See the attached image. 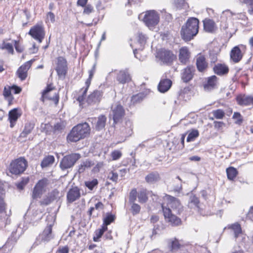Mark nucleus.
<instances>
[{"label":"nucleus","instance_id":"obj_42","mask_svg":"<svg viewBox=\"0 0 253 253\" xmlns=\"http://www.w3.org/2000/svg\"><path fill=\"white\" fill-rule=\"evenodd\" d=\"M52 230V226L51 224L46 226L42 232V240L45 241H48L50 240Z\"/></svg>","mask_w":253,"mask_h":253},{"label":"nucleus","instance_id":"obj_49","mask_svg":"<svg viewBox=\"0 0 253 253\" xmlns=\"http://www.w3.org/2000/svg\"><path fill=\"white\" fill-rule=\"evenodd\" d=\"M199 136V131L196 129H192L188 135V136L187 137V142L193 141Z\"/></svg>","mask_w":253,"mask_h":253},{"label":"nucleus","instance_id":"obj_17","mask_svg":"<svg viewBox=\"0 0 253 253\" xmlns=\"http://www.w3.org/2000/svg\"><path fill=\"white\" fill-rule=\"evenodd\" d=\"M32 63V60L27 61L20 66L17 69L16 74L21 81L25 80L27 78L28 74V72L31 67Z\"/></svg>","mask_w":253,"mask_h":253},{"label":"nucleus","instance_id":"obj_23","mask_svg":"<svg viewBox=\"0 0 253 253\" xmlns=\"http://www.w3.org/2000/svg\"><path fill=\"white\" fill-rule=\"evenodd\" d=\"M22 115L21 109L18 108H14L10 110L8 112V120L10 123V127H13L19 118Z\"/></svg>","mask_w":253,"mask_h":253},{"label":"nucleus","instance_id":"obj_27","mask_svg":"<svg viewBox=\"0 0 253 253\" xmlns=\"http://www.w3.org/2000/svg\"><path fill=\"white\" fill-rule=\"evenodd\" d=\"M103 92L98 90H95L87 96L86 101L88 104L91 105L96 103H99L101 100Z\"/></svg>","mask_w":253,"mask_h":253},{"label":"nucleus","instance_id":"obj_45","mask_svg":"<svg viewBox=\"0 0 253 253\" xmlns=\"http://www.w3.org/2000/svg\"><path fill=\"white\" fill-rule=\"evenodd\" d=\"M211 113L213 116V118H210L211 120H213L214 118L219 120L223 119L225 115L224 110L221 109L212 110Z\"/></svg>","mask_w":253,"mask_h":253},{"label":"nucleus","instance_id":"obj_40","mask_svg":"<svg viewBox=\"0 0 253 253\" xmlns=\"http://www.w3.org/2000/svg\"><path fill=\"white\" fill-rule=\"evenodd\" d=\"M87 91L86 88H84V87L81 88L78 92V96L76 97V100L79 102L80 105H83L84 104Z\"/></svg>","mask_w":253,"mask_h":253},{"label":"nucleus","instance_id":"obj_5","mask_svg":"<svg viewBox=\"0 0 253 253\" xmlns=\"http://www.w3.org/2000/svg\"><path fill=\"white\" fill-rule=\"evenodd\" d=\"M41 101L44 102L45 100H51L57 105L59 100V95L56 91V87L53 84H47L45 89L42 92Z\"/></svg>","mask_w":253,"mask_h":253},{"label":"nucleus","instance_id":"obj_1","mask_svg":"<svg viewBox=\"0 0 253 253\" xmlns=\"http://www.w3.org/2000/svg\"><path fill=\"white\" fill-rule=\"evenodd\" d=\"M90 133V128L88 123L79 124L71 129L66 139L68 142H76L88 136Z\"/></svg>","mask_w":253,"mask_h":253},{"label":"nucleus","instance_id":"obj_61","mask_svg":"<svg viewBox=\"0 0 253 253\" xmlns=\"http://www.w3.org/2000/svg\"><path fill=\"white\" fill-rule=\"evenodd\" d=\"M108 178L114 182H117L118 179V174L117 172L112 170L109 174Z\"/></svg>","mask_w":253,"mask_h":253},{"label":"nucleus","instance_id":"obj_8","mask_svg":"<svg viewBox=\"0 0 253 253\" xmlns=\"http://www.w3.org/2000/svg\"><path fill=\"white\" fill-rule=\"evenodd\" d=\"M247 49V46L245 44H240L234 46L229 53L230 61L234 63L240 62L242 60Z\"/></svg>","mask_w":253,"mask_h":253},{"label":"nucleus","instance_id":"obj_30","mask_svg":"<svg viewBox=\"0 0 253 253\" xmlns=\"http://www.w3.org/2000/svg\"><path fill=\"white\" fill-rule=\"evenodd\" d=\"M161 179L160 174L157 171H153L148 173L145 177L146 182L149 184H155Z\"/></svg>","mask_w":253,"mask_h":253},{"label":"nucleus","instance_id":"obj_4","mask_svg":"<svg viewBox=\"0 0 253 253\" xmlns=\"http://www.w3.org/2000/svg\"><path fill=\"white\" fill-rule=\"evenodd\" d=\"M158 196L154 194L152 191H148L146 188H143L138 192L135 188L132 189L129 195V201L130 203H133L136 201L137 198L139 203L143 204L146 203L149 200V195Z\"/></svg>","mask_w":253,"mask_h":253},{"label":"nucleus","instance_id":"obj_16","mask_svg":"<svg viewBox=\"0 0 253 253\" xmlns=\"http://www.w3.org/2000/svg\"><path fill=\"white\" fill-rule=\"evenodd\" d=\"M111 116L114 121V124H116L121 121L125 116V110L120 104H117L111 108Z\"/></svg>","mask_w":253,"mask_h":253},{"label":"nucleus","instance_id":"obj_63","mask_svg":"<svg viewBox=\"0 0 253 253\" xmlns=\"http://www.w3.org/2000/svg\"><path fill=\"white\" fill-rule=\"evenodd\" d=\"M69 249L67 246L60 247L58 250V253H69Z\"/></svg>","mask_w":253,"mask_h":253},{"label":"nucleus","instance_id":"obj_22","mask_svg":"<svg viewBox=\"0 0 253 253\" xmlns=\"http://www.w3.org/2000/svg\"><path fill=\"white\" fill-rule=\"evenodd\" d=\"M237 104L241 106L253 105V96L240 94L236 97Z\"/></svg>","mask_w":253,"mask_h":253},{"label":"nucleus","instance_id":"obj_48","mask_svg":"<svg viewBox=\"0 0 253 253\" xmlns=\"http://www.w3.org/2000/svg\"><path fill=\"white\" fill-rule=\"evenodd\" d=\"M232 119L234 121V123L238 125L242 124L244 119L240 112H235L232 116Z\"/></svg>","mask_w":253,"mask_h":253},{"label":"nucleus","instance_id":"obj_24","mask_svg":"<svg viewBox=\"0 0 253 253\" xmlns=\"http://www.w3.org/2000/svg\"><path fill=\"white\" fill-rule=\"evenodd\" d=\"M92 200L94 202V206L91 207L87 211V213L90 218L92 216L93 217H96L98 216V213H96L95 215L94 214L95 210L99 211L104 209V205L99 199L95 198L94 199H92Z\"/></svg>","mask_w":253,"mask_h":253},{"label":"nucleus","instance_id":"obj_6","mask_svg":"<svg viewBox=\"0 0 253 253\" xmlns=\"http://www.w3.org/2000/svg\"><path fill=\"white\" fill-rule=\"evenodd\" d=\"M162 211L165 221L172 226H178L182 224L181 218L172 213L171 209L167 207L164 202L161 204Z\"/></svg>","mask_w":253,"mask_h":253},{"label":"nucleus","instance_id":"obj_10","mask_svg":"<svg viewBox=\"0 0 253 253\" xmlns=\"http://www.w3.org/2000/svg\"><path fill=\"white\" fill-rule=\"evenodd\" d=\"M163 200L166 201L165 205L167 207H170L172 210L175 211L177 214H180L183 211V207L181 205L180 201L178 199L169 195H166L163 197Z\"/></svg>","mask_w":253,"mask_h":253},{"label":"nucleus","instance_id":"obj_28","mask_svg":"<svg viewBox=\"0 0 253 253\" xmlns=\"http://www.w3.org/2000/svg\"><path fill=\"white\" fill-rule=\"evenodd\" d=\"M116 79L119 84H125L130 82L131 78L128 72L125 70H121L116 73Z\"/></svg>","mask_w":253,"mask_h":253},{"label":"nucleus","instance_id":"obj_58","mask_svg":"<svg viewBox=\"0 0 253 253\" xmlns=\"http://www.w3.org/2000/svg\"><path fill=\"white\" fill-rule=\"evenodd\" d=\"M55 15L54 14L51 12L49 11L47 12L46 14V19L45 22H50V23H54L55 21Z\"/></svg>","mask_w":253,"mask_h":253},{"label":"nucleus","instance_id":"obj_39","mask_svg":"<svg viewBox=\"0 0 253 253\" xmlns=\"http://www.w3.org/2000/svg\"><path fill=\"white\" fill-rule=\"evenodd\" d=\"M55 162L54 157L52 155L45 156L41 162V166L42 168L51 166Z\"/></svg>","mask_w":253,"mask_h":253},{"label":"nucleus","instance_id":"obj_13","mask_svg":"<svg viewBox=\"0 0 253 253\" xmlns=\"http://www.w3.org/2000/svg\"><path fill=\"white\" fill-rule=\"evenodd\" d=\"M22 90L21 87L16 84H13L11 86L7 85L4 87L2 95L5 99H8L9 106L12 104L14 99V97L11 93L12 91L14 94H19Z\"/></svg>","mask_w":253,"mask_h":253},{"label":"nucleus","instance_id":"obj_25","mask_svg":"<svg viewBox=\"0 0 253 253\" xmlns=\"http://www.w3.org/2000/svg\"><path fill=\"white\" fill-rule=\"evenodd\" d=\"M212 70L216 75L220 76L226 75L229 72V67L225 63H218L215 64Z\"/></svg>","mask_w":253,"mask_h":253},{"label":"nucleus","instance_id":"obj_41","mask_svg":"<svg viewBox=\"0 0 253 253\" xmlns=\"http://www.w3.org/2000/svg\"><path fill=\"white\" fill-rule=\"evenodd\" d=\"M0 49L5 50L8 54H14V48L12 43L7 42L5 40H3L2 43L0 44Z\"/></svg>","mask_w":253,"mask_h":253},{"label":"nucleus","instance_id":"obj_14","mask_svg":"<svg viewBox=\"0 0 253 253\" xmlns=\"http://www.w3.org/2000/svg\"><path fill=\"white\" fill-rule=\"evenodd\" d=\"M48 184V180L44 177L39 180L34 186L32 192V197L36 199L41 198L42 193L45 191L44 188Z\"/></svg>","mask_w":253,"mask_h":253},{"label":"nucleus","instance_id":"obj_55","mask_svg":"<svg viewBox=\"0 0 253 253\" xmlns=\"http://www.w3.org/2000/svg\"><path fill=\"white\" fill-rule=\"evenodd\" d=\"M65 127V124L63 122L57 123L53 127L54 132H59L62 131Z\"/></svg>","mask_w":253,"mask_h":253},{"label":"nucleus","instance_id":"obj_18","mask_svg":"<svg viewBox=\"0 0 253 253\" xmlns=\"http://www.w3.org/2000/svg\"><path fill=\"white\" fill-rule=\"evenodd\" d=\"M158 54L161 61L167 64H171L176 59V56L170 50L162 49Z\"/></svg>","mask_w":253,"mask_h":253},{"label":"nucleus","instance_id":"obj_53","mask_svg":"<svg viewBox=\"0 0 253 253\" xmlns=\"http://www.w3.org/2000/svg\"><path fill=\"white\" fill-rule=\"evenodd\" d=\"M30 178L29 177H23L20 182L17 184V187L19 189L22 190L24 187L29 183Z\"/></svg>","mask_w":253,"mask_h":253},{"label":"nucleus","instance_id":"obj_20","mask_svg":"<svg viewBox=\"0 0 253 253\" xmlns=\"http://www.w3.org/2000/svg\"><path fill=\"white\" fill-rule=\"evenodd\" d=\"M191 58V52L187 46H182L179 50L178 59L182 65H186Z\"/></svg>","mask_w":253,"mask_h":253},{"label":"nucleus","instance_id":"obj_15","mask_svg":"<svg viewBox=\"0 0 253 253\" xmlns=\"http://www.w3.org/2000/svg\"><path fill=\"white\" fill-rule=\"evenodd\" d=\"M196 69L192 65H189L182 69L180 73L181 81L184 83L191 81L194 77Z\"/></svg>","mask_w":253,"mask_h":253},{"label":"nucleus","instance_id":"obj_29","mask_svg":"<svg viewBox=\"0 0 253 253\" xmlns=\"http://www.w3.org/2000/svg\"><path fill=\"white\" fill-rule=\"evenodd\" d=\"M218 79L215 75H212L205 79L203 86L205 89L211 90L215 88L217 85Z\"/></svg>","mask_w":253,"mask_h":253},{"label":"nucleus","instance_id":"obj_35","mask_svg":"<svg viewBox=\"0 0 253 253\" xmlns=\"http://www.w3.org/2000/svg\"><path fill=\"white\" fill-rule=\"evenodd\" d=\"M116 219V216L115 214H113L111 212H107L105 217L103 219V224L101 226L108 230L107 226L112 223L114 222Z\"/></svg>","mask_w":253,"mask_h":253},{"label":"nucleus","instance_id":"obj_62","mask_svg":"<svg viewBox=\"0 0 253 253\" xmlns=\"http://www.w3.org/2000/svg\"><path fill=\"white\" fill-rule=\"evenodd\" d=\"M127 4L131 5H138L142 3L143 0H126Z\"/></svg>","mask_w":253,"mask_h":253},{"label":"nucleus","instance_id":"obj_47","mask_svg":"<svg viewBox=\"0 0 253 253\" xmlns=\"http://www.w3.org/2000/svg\"><path fill=\"white\" fill-rule=\"evenodd\" d=\"M55 199V196L51 193L46 196L42 200L40 201V204L41 206H47L50 204Z\"/></svg>","mask_w":253,"mask_h":253},{"label":"nucleus","instance_id":"obj_12","mask_svg":"<svg viewBox=\"0 0 253 253\" xmlns=\"http://www.w3.org/2000/svg\"><path fill=\"white\" fill-rule=\"evenodd\" d=\"M28 34L39 43H41L45 34L43 26L42 24H36L31 28Z\"/></svg>","mask_w":253,"mask_h":253},{"label":"nucleus","instance_id":"obj_59","mask_svg":"<svg viewBox=\"0 0 253 253\" xmlns=\"http://www.w3.org/2000/svg\"><path fill=\"white\" fill-rule=\"evenodd\" d=\"M14 45L15 48V50L17 52L21 53L23 51L24 48L21 46V45L20 43V41L19 40H15L14 41Z\"/></svg>","mask_w":253,"mask_h":253},{"label":"nucleus","instance_id":"obj_46","mask_svg":"<svg viewBox=\"0 0 253 253\" xmlns=\"http://www.w3.org/2000/svg\"><path fill=\"white\" fill-rule=\"evenodd\" d=\"M93 165V164L90 161H85L79 166L78 172L80 173H83L86 169L90 168Z\"/></svg>","mask_w":253,"mask_h":253},{"label":"nucleus","instance_id":"obj_36","mask_svg":"<svg viewBox=\"0 0 253 253\" xmlns=\"http://www.w3.org/2000/svg\"><path fill=\"white\" fill-rule=\"evenodd\" d=\"M107 121L106 117L104 115H100L95 125L94 128L97 131H100L104 128Z\"/></svg>","mask_w":253,"mask_h":253},{"label":"nucleus","instance_id":"obj_33","mask_svg":"<svg viewBox=\"0 0 253 253\" xmlns=\"http://www.w3.org/2000/svg\"><path fill=\"white\" fill-rule=\"evenodd\" d=\"M172 81L169 79H162L158 84V90L162 93L167 92L170 88Z\"/></svg>","mask_w":253,"mask_h":253},{"label":"nucleus","instance_id":"obj_7","mask_svg":"<svg viewBox=\"0 0 253 253\" xmlns=\"http://www.w3.org/2000/svg\"><path fill=\"white\" fill-rule=\"evenodd\" d=\"M55 70L59 79L65 78L68 74V64L65 57L60 56L55 58Z\"/></svg>","mask_w":253,"mask_h":253},{"label":"nucleus","instance_id":"obj_3","mask_svg":"<svg viewBox=\"0 0 253 253\" xmlns=\"http://www.w3.org/2000/svg\"><path fill=\"white\" fill-rule=\"evenodd\" d=\"M28 167V161L25 157H20L10 162L7 169L11 174L18 176L24 173Z\"/></svg>","mask_w":253,"mask_h":253},{"label":"nucleus","instance_id":"obj_32","mask_svg":"<svg viewBox=\"0 0 253 253\" xmlns=\"http://www.w3.org/2000/svg\"><path fill=\"white\" fill-rule=\"evenodd\" d=\"M221 52V48L218 45L213 46L209 51V57L211 63H215L218 61V56Z\"/></svg>","mask_w":253,"mask_h":253},{"label":"nucleus","instance_id":"obj_21","mask_svg":"<svg viewBox=\"0 0 253 253\" xmlns=\"http://www.w3.org/2000/svg\"><path fill=\"white\" fill-rule=\"evenodd\" d=\"M185 246V244L182 240H179L176 238L170 239L169 243V250L173 253L181 250Z\"/></svg>","mask_w":253,"mask_h":253},{"label":"nucleus","instance_id":"obj_43","mask_svg":"<svg viewBox=\"0 0 253 253\" xmlns=\"http://www.w3.org/2000/svg\"><path fill=\"white\" fill-rule=\"evenodd\" d=\"M228 228L233 230L236 238H238L242 233L241 225L238 222L231 224Z\"/></svg>","mask_w":253,"mask_h":253},{"label":"nucleus","instance_id":"obj_64","mask_svg":"<svg viewBox=\"0 0 253 253\" xmlns=\"http://www.w3.org/2000/svg\"><path fill=\"white\" fill-rule=\"evenodd\" d=\"M159 220V216L156 214H153L151 215L150 221V222L152 224H155L157 223Z\"/></svg>","mask_w":253,"mask_h":253},{"label":"nucleus","instance_id":"obj_9","mask_svg":"<svg viewBox=\"0 0 253 253\" xmlns=\"http://www.w3.org/2000/svg\"><path fill=\"white\" fill-rule=\"evenodd\" d=\"M143 21L149 28H154L159 23V14L154 10H147L145 12Z\"/></svg>","mask_w":253,"mask_h":253},{"label":"nucleus","instance_id":"obj_34","mask_svg":"<svg viewBox=\"0 0 253 253\" xmlns=\"http://www.w3.org/2000/svg\"><path fill=\"white\" fill-rule=\"evenodd\" d=\"M5 197V189L0 183V213L6 212V204L4 201Z\"/></svg>","mask_w":253,"mask_h":253},{"label":"nucleus","instance_id":"obj_11","mask_svg":"<svg viewBox=\"0 0 253 253\" xmlns=\"http://www.w3.org/2000/svg\"><path fill=\"white\" fill-rule=\"evenodd\" d=\"M81 157L80 154L78 153H72L66 155L60 162V168L62 170H65L72 167Z\"/></svg>","mask_w":253,"mask_h":253},{"label":"nucleus","instance_id":"obj_38","mask_svg":"<svg viewBox=\"0 0 253 253\" xmlns=\"http://www.w3.org/2000/svg\"><path fill=\"white\" fill-rule=\"evenodd\" d=\"M34 127V125L31 123L25 124L22 132L19 135V138H26L31 133Z\"/></svg>","mask_w":253,"mask_h":253},{"label":"nucleus","instance_id":"obj_52","mask_svg":"<svg viewBox=\"0 0 253 253\" xmlns=\"http://www.w3.org/2000/svg\"><path fill=\"white\" fill-rule=\"evenodd\" d=\"M98 184V181L96 178H94L91 181H85L84 182L85 186L90 190H92Z\"/></svg>","mask_w":253,"mask_h":253},{"label":"nucleus","instance_id":"obj_31","mask_svg":"<svg viewBox=\"0 0 253 253\" xmlns=\"http://www.w3.org/2000/svg\"><path fill=\"white\" fill-rule=\"evenodd\" d=\"M204 30L208 33H214L217 30L215 22L209 18H206L203 21Z\"/></svg>","mask_w":253,"mask_h":253},{"label":"nucleus","instance_id":"obj_50","mask_svg":"<svg viewBox=\"0 0 253 253\" xmlns=\"http://www.w3.org/2000/svg\"><path fill=\"white\" fill-rule=\"evenodd\" d=\"M144 96L143 93H139L134 95L131 97V103L133 105L140 103L144 99Z\"/></svg>","mask_w":253,"mask_h":253},{"label":"nucleus","instance_id":"obj_19","mask_svg":"<svg viewBox=\"0 0 253 253\" xmlns=\"http://www.w3.org/2000/svg\"><path fill=\"white\" fill-rule=\"evenodd\" d=\"M196 66L200 73H205L209 68V63L205 55L198 54L196 57Z\"/></svg>","mask_w":253,"mask_h":253},{"label":"nucleus","instance_id":"obj_44","mask_svg":"<svg viewBox=\"0 0 253 253\" xmlns=\"http://www.w3.org/2000/svg\"><path fill=\"white\" fill-rule=\"evenodd\" d=\"M106 231H107V229L102 226H101L100 228L95 230L94 232V235L93 237V241L95 242H99L100 239L102 237L104 232Z\"/></svg>","mask_w":253,"mask_h":253},{"label":"nucleus","instance_id":"obj_56","mask_svg":"<svg viewBox=\"0 0 253 253\" xmlns=\"http://www.w3.org/2000/svg\"><path fill=\"white\" fill-rule=\"evenodd\" d=\"M199 199L196 195H193L190 197L189 204H192L196 207H199Z\"/></svg>","mask_w":253,"mask_h":253},{"label":"nucleus","instance_id":"obj_51","mask_svg":"<svg viewBox=\"0 0 253 253\" xmlns=\"http://www.w3.org/2000/svg\"><path fill=\"white\" fill-rule=\"evenodd\" d=\"M132 205L130 207V211L133 215H135L139 214L140 212L141 207L140 206L135 203V202L131 203Z\"/></svg>","mask_w":253,"mask_h":253},{"label":"nucleus","instance_id":"obj_54","mask_svg":"<svg viewBox=\"0 0 253 253\" xmlns=\"http://www.w3.org/2000/svg\"><path fill=\"white\" fill-rule=\"evenodd\" d=\"M82 7L84 8L83 14L84 15H88L94 11V7L91 4H87Z\"/></svg>","mask_w":253,"mask_h":253},{"label":"nucleus","instance_id":"obj_60","mask_svg":"<svg viewBox=\"0 0 253 253\" xmlns=\"http://www.w3.org/2000/svg\"><path fill=\"white\" fill-rule=\"evenodd\" d=\"M137 41L141 44H144L146 42L147 38L142 33H138L137 35Z\"/></svg>","mask_w":253,"mask_h":253},{"label":"nucleus","instance_id":"obj_37","mask_svg":"<svg viewBox=\"0 0 253 253\" xmlns=\"http://www.w3.org/2000/svg\"><path fill=\"white\" fill-rule=\"evenodd\" d=\"M227 178L231 181H234L239 174L237 169L233 167H229L226 169Z\"/></svg>","mask_w":253,"mask_h":253},{"label":"nucleus","instance_id":"obj_57","mask_svg":"<svg viewBox=\"0 0 253 253\" xmlns=\"http://www.w3.org/2000/svg\"><path fill=\"white\" fill-rule=\"evenodd\" d=\"M111 156L112 161L119 160L122 156V153L118 150H115L111 153Z\"/></svg>","mask_w":253,"mask_h":253},{"label":"nucleus","instance_id":"obj_2","mask_svg":"<svg viewBox=\"0 0 253 253\" xmlns=\"http://www.w3.org/2000/svg\"><path fill=\"white\" fill-rule=\"evenodd\" d=\"M200 21L195 17L189 18L182 27L180 34L182 39L186 42L191 41L199 32Z\"/></svg>","mask_w":253,"mask_h":253},{"label":"nucleus","instance_id":"obj_26","mask_svg":"<svg viewBox=\"0 0 253 253\" xmlns=\"http://www.w3.org/2000/svg\"><path fill=\"white\" fill-rule=\"evenodd\" d=\"M81 197L80 189L77 187H73L69 189L67 194V200L68 203H72L78 200Z\"/></svg>","mask_w":253,"mask_h":253}]
</instances>
